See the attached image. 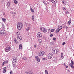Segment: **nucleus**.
<instances>
[{"mask_svg": "<svg viewBox=\"0 0 74 74\" xmlns=\"http://www.w3.org/2000/svg\"><path fill=\"white\" fill-rule=\"evenodd\" d=\"M17 29L18 30H21L22 28V26H23V25L22 23L21 22H19L17 24Z\"/></svg>", "mask_w": 74, "mask_h": 74, "instance_id": "obj_1", "label": "nucleus"}, {"mask_svg": "<svg viewBox=\"0 0 74 74\" xmlns=\"http://www.w3.org/2000/svg\"><path fill=\"white\" fill-rule=\"evenodd\" d=\"M52 52L53 54H57L59 52V49H57L54 50L53 49L52 51Z\"/></svg>", "mask_w": 74, "mask_h": 74, "instance_id": "obj_2", "label": "nucleus"}, {"mask_svg": "<svg viewBox=\"0 0 74 74\" xmlns=\"http://www.w3.org/2000/svg\"><path fill=\"white\" fill-rule=\"evenodd\" d=\"M11 50V48L9 46H7L5 49L6 52H9Z\"/></svg>", "mask_w": 74, "mask_h": 74, "instance_id": "obj_3", "label": "nucleus"}, {"mask_svg": "<svg viewBox=\"0 0 74 74\" xmlns=\"http://www.w3.org/2000/svg\"><path fill=\"white\" fill-rule=\"evenodd\" d=\"M44 55V51H42L38 53V55L40 56H42Z\"/></svg>", "mask_w": 74, "mask_h": 74, "instance_id": "obj_4", "label": "nucleus"}, {"mask_svg": "<svg viewBox=\"0 0 74 74\" xmlns=\"http://www.w3.org/2000/svg\"><path fill=\"white\" fill-rule=\"evenodd\" d=\"M48 58L49 59H51L52 58V56H53V54L51 53H49L48 55Z\"/></svg>", "mask_w": 74, "mask_h": 74, "instance_id": "obj_5", "label": "nucleus"}, {"mask_svg": "<svg viewBox=\"0 0 74 74\" xmlns=\"http://www.w3.org/2000/svg\"><path fill=\"white\" fill-rule=\"evenodd\" d=\"M37 36L38 37H41L42 36V34L41 33L39 32L38 33Z\"/></svg>", "mask_w": 74, "mask_h": 74, "instance_id": "obj_6", "label": "nucleus"}, {"mask_svg": "<svg viewBox=\"0 0 74 74\" xmlns=\"http://www.w3.org/2000/svg\"><path fill=\"white\" fill-rule=\"evenodd\" d=\"M5 30H1L0 32V34H1V35H3V34H5Z\"/></svg>", "mask_w": 74, "mask_h": 74, "instance_id": "obj_7", "label": "nucleus"}, {"mask_svg": "<svg viewBox=\"0 0 74 74\" xmlns=\"http://www.w3.org/2000/svg\"><path fill=\"white\" fill-rule=\"evenodd\" d=\"M12 63H17V59L16 58L14 59H13V60L12 61Z\"/></svg>", "mask_w": 74, "mask_h": 74, "instance_id": "obj_8", "label": "nucleus"}, {"mask_svg": "<svg viewBox=\"0 0 74 74\" xmlns=\"http://www.w3.org/2000/svg\"><path fill=\"white\" fill-rule=\"evenodd\" d=\"M17 39L19 41H21L22 40V36H17Z\"/></svg>", "mask_w": 74, "mask_h": 74, "instance_id": "obj_9", "label": "nucleus"}, {"mask_svg": "<svg viewBox=\"0 0 74 74\" xmlns=\"http://www.w3.org/2000/svg\"><path fill=\"white\" fill-rule=\"evenodd\" d=\"M35 58H36V59L37 60L38 62H40V58H39L38 57L36 56H35Z\"/></svg>", "mask_w": 74, "mask_h": 74, "instance_id": "obj_10", "label": "nucleus"}, {"mask_svg": "<svg viewBox=\"0 0 74 74\" xmlns=\"http://www.w3.org/2000/svg\"><path fill=\"white\" fill-rule=\"evenodd\" d=\"M49 1H51L53 3H56V0H49Z\"/></svg>", "mask_w": 74, "mask_h": 74, "instance_id": "obj_11", "label": "nucleus"}, {"mask_svg": "<svg viewBox=\"0 0 74 74\" xmlns=\"http://www.w3.org/2000/svg\"><path fill=\"white\" fill-rule=\"evenodd\" d=\"M69 65L70 66V67L72 68V69H74V65H73V64L70 63Z\"/></svg>", "mask_w": 74, "mask_h": 74, "instance_id": "obj_12", "label": "nucleus"}, {"mask_svg": "<svg viewBox=\"0 0 74 74\" xmlns=\"http://www.w3.org/2000/svg\"><path fill=\"white\" fill-rule=\"evenodd\" d=\"M14 42L16 44H18V41H17V40H16V39L14 38Z\"/></svg>", "mask_w": 74, "mask_h": 74, "instance_id": "obj_13", "label": "nucleus"}, {"mask_svg": "<svg viewBox=\"0 0 74 74\" xmlns=\"http://www.w3.org/2000/svg\"><path fill=\"white\" fill-rule=\"evenodd\" d=\"M53 61H55V62L57 60V58L55 57H54L53 58Z\"/></svg>", "mask_w": 74, "mask_h": 74, "instance_id": "obj_14", "label": "nucleus"}, {"mask_svg": "<svg viewBox=\"0 0 74 74\" xmlns=\"http://www.w3.org/2000/svg\"><path fill=\"white\" fill-rule=\"evenodd\" d=\"M11 14H12V15H14V16L15 15V14H16V13H15V12H11Z\"/></svg>", "mask_w": 74, "mask_h": 74, "instance_id": "obj_15", "label": "nucleus"}, {"mask_svg": "<svg viewBox=\"0 0 74 74\" xmlns=\"http://www.w3.org/2000/svg\"><path fill=\"white\" fill-rule=\"evenodd\" d=\"M7 70V69L6 68H4V70H3V73L5 74L6 72V70Z\"/></svg>", "mask_w": 74, "mask_h": 74, "instance_id": "obj_16", "label": "nucleus"}, {"mask_svg": "<svg viewBox=\"0 0 74 74\" xmlns=\"http://www.w3.org/2000/svg\"><path fill=\"white\" fill-rule=\"evenodd\" d=\"M71 19H70L69 20V21L68 22L69 25H70V23H71Z\"/></svg>", "mask_w": 74, "mask_h": 74, "instance_id": "obj_17", "label": "nucleus"}, {"mask_svg": "<svg viewBox=\"0 0 74 74\" xmlns=\"http://www.w3.org/2000/svg\"><path fill=\"white\" fill-rule=\"evenodd\" d=\"M10 2H7V6L8 7H10Z\"/></svg>", "mask_w": 74, "mask_h": 74, "instance_id": "obj_18", "label": "nucleus"}, {"mask_svg": "<svg viewBox=\"0 0 74 74\" xmlns=\"http://www.w3.org/2000/svg\"><path fill=\"white\" fill-rule=\"evenodd\" d=\"M2 20L3 21V22H6V20L5 18H2Z\"/></svg>", "mask_w": 74, "mask_h": 74, "instance_id": "obj_19", "label": "nucleus"}, {"mask_svg": "<svg viewBox=\"0 0 74 74\" xmlns=\"http://www.w3.org/2000/svg\"><path fill=\"white\" fill-rule=\"evenodd\" d=\"M19 48L20 49H22V45L21 44H20L19 45Z\"/></svg>", "mask_w": 74, "mask_h": 74, "instance_id": "obj_20", "label": "nucleus"}, {"mask_svg": "<svg viewBox=\"0 0 74 74\" xmlns=\"http://www.w3.org/2000/svg\"><path fill=\"white\" fill-rule=\"evenodd\" d=\"M47 29H43V32L44 33H47Z\"/></svg>", "mask_w": 74, "mask_h": 74, "instance_id": "obj_21", "label": "nucleus"}, {"mask_svg": "<svg viewBox=\"0 0 74 74\" xmlns=\"http://www.w3.org/2000/svg\"><path fill=\"white\" fill-rule=\"evenodd\" d=\"M14 3L15 4H18V1L16 0H14Z\"/></svg>", "mask_w": 74, "mask_h": 74, "instance_id": "obj_22", "label": "nucleus"}, {"mask_svg": "<svg viewBox=\"0 0 74 74\" xmlns=\"http://www.w3.org/2000/svg\"><path fill=\"white\" fill-rule=\"evenodd\" d=\"M61 58H62V59H63L64 57H63V53H62L61 54Z\"/></svg>", "mask_w": 74, "mask_h": 74, "instance_id": "obj_23", "label": "nucleus"}, {"mask_svg": "<svg viewBox=\"0 0 74 74\" xmlns=\"http://www.w3.org/2000/svg\"><path fill=\"white\" fill-rule=\"evenodd\" d=\"M32 20L33 21H34V15H33L32 16Z\"/></svg>", "mask_w": 74, "mask_h": 74, "instance_id": "obj_24", "label": "nucleus"}, {"mask_svg": "<svg viewBox=\"0 0 74 74\" xmlns=\"http://www.w3.org/2000/svg\"><path fill=\"white\" fill-rule=\"evenodd\" d=\"M59 28H58L56 30V33H59Z\"/></svg>", "mask_w": 74, "mask_h": 74, "instance_id": "obj_25", "label": "nucleus"}, {"mask_svg": "<svg viewBox=\"0 0 74 74\" xmlns=\"http://www.w3.org/2000/svg\"><path fill=\"white\" fill-rule=\"evenodd\" d=\"M8 63V61L7 60L5 61L4 62V63L7 64Z\"/></svg>", "mask_w": 74, "mask_h": 74, "instance_id": "obj_26", "label": "nucleus"}, {"mask_svg": "<svg viewBox=\"0 0 74 74\" xmlns=\"http://www.w3.org/2000/svg\"><path fill=\"white\" fill-rule=\"evenodd\" d=\"M30 10L31 11V12H34V10L33 9H32V8H30Z\"/></svg>", "mask_w": 74, "mask_h": 74, "instance_id": "obj_27", "label": "nucleus"}, {"mask_svg": "<svg viewBox=\"0 0 74 74\" xmlns=\"http://www.w3.org/2000/svg\"><path fill=\"white\" fill-rule=\"evenodd\" d=\"M16 34L17 36H19L20 34V33L19 32H17Z\"/></svg>", "mask_w": 74, "mask_h": 74, "instance_id": "obj_28", "label": "nucleus"}, {"mask_svg": "<svg viewBox=\"0 0 74 74\" xmlns=\"http://www.w3.org/2000/svg\"><path fill=\"white\" fill-rule=\"evenodd\" d=\"M54 30H55V29H53L51 30V32H54Z\"/></svg>", "mask_w": 74, "mask_h": 74, "instance_id": "obj_29", "label": "nucleus"}, {"mask_svg": "<svg viewBox=\"0 0 74 74\" xmlns=\"http://www.w3.org/2000/svg\"><path fill=\"white\" fill-rule=\"evenodd\" d=\"M39 42L40 43H41V42H42V40H41V39H39Z\"/></svg>", "mask_w": 74, "mask_h": 74, "instance_id": "obj_30", "label": "nucleus"}, {"mask_svg": "<svg viewBox=\"0 0 74 74\" xmlns=\"http://www.w3.org/2000/svg\"><path fill=\"white\" fill-rule=\"evenodd\" d=\"M16 66V64H13V67H15V66Z\"/></svg>", "mask_w": 74, "mask_h": 74, "instance_id": "obj_31", "label": "nucleus"}, {"mask_svg": "<svg viewBox=\"0 0 74 74\" xmlns=\"http://www.w3.org/2000/svg\"><path fill=\"white\" fill-rule=\"evenodd\" d=\"M23 59L24 60H26V57H23Z\"/></svg>", "mask_w": 74, "mask_h": 74, "instance_id": "obj_32", "label": "nucleus"}, {"mask_svg": "<svg viewBox=\"0 0 74 74\" xmlns=\"http://www.w3.org/2000/svg\"><path fill=\"white\" fill-rule=\"evenodd\" d=\"M71 64H73L74 65V62H73V60H71Z\"/></svg>", "mask_w": 74, "mask_h": 74, "instance_id": "obj_33", "label": "nucleus"}, {"mask_svg": "<svg viewBox=\"0 0 74 74\" xmlns=\"http://www.w3.org/2000/svg\"><path fill=\"white\" fill-rule=\"evenodd\" d=\"M30 29V27H29L28 28H27L26 29V30L27 31H28L29 30V29Z\"/></svg>", "mask_w": 74, "mask_h": 74, "instance_id": "obj_34", "label": "nucleus"}, {"mask_svg": "<svg viewBox=\"0 0 74 74\" xmlns=\"http://www.w3.org/2000/svg\"><path fill=\"white\" fill-rule=\"evenodd\" d=\"M65 14H69V12L67 11H66L65 12Z\"/></svg>", "mask_w": 74, "mask_h": 74, "instance_id": "obj_35", "label": "nucleus"}, {"mask_svg": "<svg viewBox=\"0 0 74 74\" xmlns=\"http://www.w3.org/2000/svg\"><path fill=\"white\" fill-rule=\"evenodd\" d=\"M48 71H47V70H45V74H47L48 73Z\"/></svg>", "mask_w": 74, "mask_h": 74, "instance_id": "obj_36", "label": "nucleus"}, {"mask_svg": "<svg viewBox=\"0 0 74 74\" xmlns=\"http://www.w3.org/2000/svg\"><path fill=\"white\" fill-rule=\"evenodd\" d=\"M63 9L64 10H67V8H63Z\"/></svg>", "mask_w": 74, "mask_h": 74, "instance_id": "obj_37", "label": "nucleus"}, {"mask_svg": "<svg viewBox=\"0 0 74 74\" xmlns=\"http://www.w3.org/2000/svg\"><path fill=\"white\" fill-rule=\"evenodd\" d=\"M64 27L65 28H66V30H67V28H68V27H67V26H64Z\"/></svg>", "mask_w": 74, "mask_h": 74, "instance_id": "obj_38", "label": "nucleus"}, {"mask_svg": "<svg viewBox=\"0 0 74 74\" xmlns=\"http://www.w3.org/2000/svg\"><path fill=\"white\" fill-rule=\"evenodd\" d=\"M43 3H44V4L45 5H47L46 3L45 2V1H43Z\"/></svg>", "mask_w": 74, "mask_h": 74, "instance_id": "obj_39", "label": "nucleus"}, {"mask_svg": "<svg viewBox=\"0 0 74 74\" xmlns=\"http://www.w3.org/2000/svg\"><path fill=\"white\" fill-rule=\"evenodd\" d=\"M43 60H47V59H45V58H42Z\"/></svg>", "mask_w": 74, "mask_h": 74, "instance_id": "obj_40", "label": "nucleus"}, {"mask_svg": "<svg viewBox=\"0 0 74 74\" xmlns=\"http://www.w3.org/2000/svg\"><path fill=\"white\" fill-rule=\"evenodd\" d=\"M50 37H52V36H53V34H50Z\"/></svg>", "mask_w": 74, "mask_h": 74, "instance_id": "obj_41", "label": "nucleus"}, {"mask_svg": "<svg viewBox=\"0 0 74 74\" xmlns=\"http://www.w3.org/2000/svg\"><path fill=\"white\" fill-rule=\"evenodd\" d=\"M56 38H53V40H56Z\"/></svg>", "mask_w": 74, "mask_h": 74, "instance_id": "obj_42", "label": "nucleus"}, {"mask_svg": "<svg viewBox=\"0 0 74 74\" xmlns=\"http://www.w3.org/2000/svg\"><path fill=\"white\" fill-rule=\"evenodd\" d=\"M12 73H13V72L12 71H11L10 72V74H12Z\"/></svg>", "mask_w": 74, "mask_h": 74, "instance_id": "obj_43", "label": "nucleus"}, {"mask_svg": "<svg viewBox=\"0 0 74 74\" xmlns=\"http://www.w3.org/2000/svg\"><path fill=\"white\" fill-rule=\"evenodd\" d=\"M64 44H66V43H65V42H64L62 43V45H64Z\"/></svg>", "mask_w": 74, "mask_h": 74, "instance_id": "obj_44", "label": "nucleus"}, {"mask_svg": "<svg viewBox=\"0 0 74 74\" xmlns=\"http://www.w3.org/2000/svg\"><path fill=\"white\" fill-rule=\"evenodd\" d=\"M40 30L41 31H42L43 32V29L42 30V28H40Z\"/></svg>", "mask_w": 74, "mask_h": 74, "instance_id": "obj_45", "label": "nucleus"}, {"mask_svg": "<svg viewBox=\"0 0 74 74\" xmlns=\"http://www.w3.org/2000/svg\"><path fill=\"white\" fill-rule=\"evenodd\" d=\"M34 47L35 48H37V46H36V45H34Z\"/></svg>", "mask_w": 74, "mask_h": 74, "instance_id": "obj_46", "label": "nucleus"}, {"mask_svg": "<svg viewBox=\"0 0 74 74\" xmlns=\"http://www.w3.org/2000/svg\"><path fill=\"white\" fill-rule=\"evenodd\" d=\"M60 29H62V26L60 27Z\"/></svg>", "mask_w": 74, "mask_h": 74, "instance_id": "obj_47", "label": "nucleus"}, {"mask_svg": "<svg viewBox=\"0 0 74 74\" xmlns=\"http://www.w3.org/2000/svg\"><path fill=\"white\" fill-rule=\"evenodd\" d=\"M4 62L3 63H2V66H4Z\"/></svg>", "mask_w": 74, "mask_h": 74, "instance_id": "obj_48", "label": "nucleus"}, {"mask_svg": "<svg viewBox=\"0 0 74 74\" xmlns=\"http://www.w3.org/2000/svg\"><path fill=\"white\" fill-rule=\"evenodd\" d=\"M64 65L65 66H66V64H65V63H64Z\"/></svg>", "mask_w": 74, "mask_h": 74, "instance_id": "obj_49", "label": "nucleus"}, {"mask_svg": "<svg viewBox=\"0 0 74 74\" xmlns=\"http://www.w3.org/2000/svg\"><path fill=\"white\" fill-rule=\"evenodd\" d=\"M62 3L63 4H64V1H62Z\"/></svg>", "mask_w": 74, "mask_h": 74, "instance_id": "obj_50", "label": "nucleus"}, {"mask_svg": "<svg viewBox=\"0 0 74 74\" xmlns=\"http://www.w3.org/2000/svg\"><path fill=\"white\" fill-rule=\"evenodd\" d=\"M66 66V68H68V66Z\"/></svg>", "mask_w": 74, "mask_h": 74, "instance_id": "obj_51", "label": "nucleus"}, {"mask_svg": "<svg viewBox=\"0 0 74 74\" xmlns=\"http://www.w3.org/2000/svg\"><path fill=\"white\" fill-rule=\"evenodd\" d=\"M3 15H5V13H4L3 14Z\"/></svg>", "mask_w": 74, "mask_h": 74, "instance_id": "obj_52", "label": "nucleus"}, {"mask_svg": "<svg viewBox=\"0 0 74 74\" xmlns=\"http://www.w3.org/2000/svg\"><path fill=\"white\" fill-rule=\"evenodd\" d=\"M51 30V29L49 28V30Z\"/></svg>", "mask_w": 74, "mask_h": 74, "instance_id": "obj_53", "label": "nucleus"}, {"mask_svg": "<svg viewBox=\"0 0 74 74\" xmlns=\"http://www.w3.org/2000/svg\"><path fill=\"white\" fill-rule=\"evenodd\" d=\"M68 71L69 72H70V71H69V70H68Z\"/></svg>", "mask_w": 74, "mask_h": 74, "instance_id": "obj_54", "label": "nucleus"}, {"mask_svg": "<svg viewBox=\"0 0 74 74\" xmlns=\"http://www.w3.org/2000/svg\"><path fill=\"white\" fill-rule=\"evenodd\" d=\"M61 29H60L59 28V30H60Z\"/></svg>", "mask_w": 74, "mask_h": 74, "instance_id": "obj_55", "label": "nucleus"}, {"mask_svg": "<svg viewBox=\"0 0 74 74\" xmlns=\"http://www.w3.org/2000/svg\"><path fill=\"white\" fill-rule=\"evenodd\" d=\"M48 74V73H47V74Z\"/></svg>", "mask_w": 74, "mask_h": 74, "instance_id": "obj_56", "label": "nucleus"}]
</instances>
